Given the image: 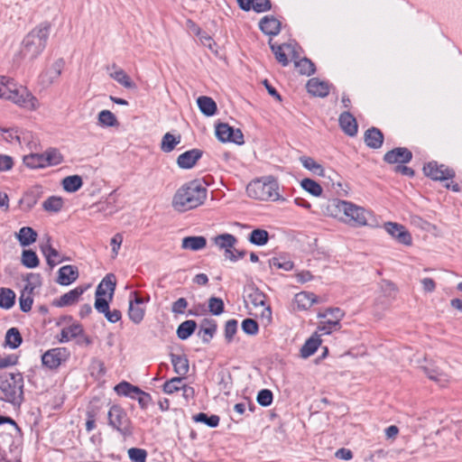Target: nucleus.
<instances>
[{
	"instance_id": "nucleus-6",
	"label": "nucleus",
	"mask_w": 462,
	"mask_h": 462,
	"mask_svg": "<svg viewBox=\"0 0 462 462\" xmlns=\"http://www.w3.org/2000/svg\"><path fill=\"white\" fill-rule=\"evenodd\" d=\"M246 192L249 197L260 200H277L279 198L278 185L273 180L252 181L247 185Z\"/></svg>"
},
{
	"instance_id": "nucleus-33",
	"label": "nucleus",
	"mask_w": 462,
	"mask_h": 462,
	"mask_svg": "<svg viewBox=\"0 0 462 462\" xmlns=\"http://www.w3.org/2000/svg\"><path fill=\"white\" fill-rule=\"evenodd\" d=\"M37 232L30 226L22 227L16 234V237L22 246H28L34 243L37 239Z\"/></svg>"
},
{
	"instance_id": "nucleus-49",
	"label": "nucleus",
	"mask_w": 462,
	"mask_h": 462,
	"mask_svg": "<svg viewBox=\"0 0 462 462\" xmlns=\"http://www.w3.org/2000/svg\"><path fill=\"white\" fill-rule=\"evenodd\" d=\"M21 262L27 268H35L39 265V258L32 250H23Z\"/></svg>"
},
{
	"instance_id": "nucleus-21",
	"label": "nucleus",
	"mask_w": 462,
	"mask_h": 462,
	"mask_svg": "<svg viewBox=\"0 0 462 462\" xmlns=\"http://www.w3.org/2000/svg\"><path fill=\"white\" fill-rule=\"evenodd\" d=\"M0 131L4 139L10 143H18L21 145L31 137L30 133L20 132L18 129L1 128Z\"/></svg>"
},
{
	"instance_id": "nucleus-39",
	"label": "nucleus",
	"mask_w": 462,
	"mask_h": 462,
	"mask_svg": "<svg viewBox=\"0 0 462 462\" xmlns=\"http://www.w3.org/2000/svg\"><path fill=\"white\" fill-rule=\"evenodd\" d=\"M15 301V293L8 288H0V308L5 310L11 309Z\"/></svg>"
},
{
	"instance_id": "nucleus-26",
	"label": "nucleus",
	"mask_w": 462,
	"mask_h": 462,
	"mask_svg": "<svg viewBox=\"0 0 462 462\" xmlns=\"http://www.w3.org/2000/svg\"><path fill=\"white\" fill-rule=\"evenodd\" d=\"M365 143L372 149H378L383 145V134L375 127H372L365 133Z\"/></svg>"
},
{
	"instance_id": "nucleus-17",
	"label": "nucleus",
	"mask_w": 462,
	"mask_h": 462,
	"mask_svg": "<svg viewBox=\"0 0 462 462\" xmlns=\"http://www.w3.org/2000/svg\"><path fill=\"white\" fill-rule=\"evenodd\" d=\"M203 152L199 149H191L177 158V165L181 169H191L202 157Z\"/></svg>"
},
{
	"instance_id": "nucleus-19",
	"label": "nucleus",
	"mask_w": 462,
	"mask_h": 462,
	"mask_svg": "<svg viewBox=\"0 0 462 462\" xmlns=\"http://www.w3.org/2000/svg\"><path fill=\"white\" fill-rule=\"evenodd\" d=\"M65 62L62 59L55 60L51 66L42 76V82L51 85L53 84L61 75Z\"/></svg>"
},
{
	"instance_id": "nucleus-44",
	"label": "nucleus",
	"mask_w": 462,
	"mask_h": 462,
	"mask_svg": "<svg viewBox=\"0 0 462 462\" xmlns=\"http://www.w3.org/2000/svg\"><path fill=\"white\" fill-rule=\"evenodd\" d=\"M83 332L82 327L79 324H73L67 328H64L60 332V342H68L72 338L77 337Z\"/></svg>"
},
{
	"instance_id": "nucleus-56",
	"label": "nucleus",
	"mask_w": 462,
	"mask_h": 462,
	"mask_svg": "<svg viewBox=\"0 0 462 462\" xmlns=\"http://www.w3.org/2000/svg\"><path fill=\"white\" fill-rule=\"evenodd\" d=\"M128 456L132 462H146L147 451L143 448H131Z\"/></svg>"
},
{
	"instance_id": "nucleus-20",
	"label": "nucleus",
	"mask_w": 462,
	"mask_h": 462,
	"mask_svg": "<svg viewBox=\"0 0 462 462\" xmlns=\"http://www.w3.org/2000/svg\"><path fill=\"white\" fill-rule=\"evenodd\" d=\"M79 277L78 268L74 265H65L60 268L57 282L60 285H69Z\"/></svg>"
},
{
	"instance_id": "nucleus-61",
	"label": "nucleus",
	"mask_w": 462,
	"mask_h": 462,
	"mask_svg": "<svg viewBox=\"0 0 462 462\" xmlns=\"http://www.w3.org/2000/svg\"><path fill=\"white\" fill-rule=\"evenodd\" d=\"M271 49L275 55L276 60L282 65L287 66L289 63V60L287 58V55L284 53L282 50V46H275L270 42Z\"/></svg>"
},
{
	"instance_id": "nucleus-60",
	"label": "nucleus",
	"mask_w": 462,
	"mask_h": 462,
	"mask_svg": "<svg viewBox=\"0 0 462 462\" xmlns=\"http://www.w3.org/2000/svg\"><path fill=\"white\" fill-rule=\"evenodd\" d=\"M257 402L260 405L267 407L273 402V393L268 389H263L258 393Z\"/></svg>"
},
{
	"instance_id": "nucleus-51",
	"label": "nucleus",
	"mask_w": 462,
	"mask_h": 462,
	"mask_svg": "<svg viewBox=\"0 0 462 462\" xmlns=\"http://www.w3.org/2000/svg\"><path fill=\"white\" fill-rule=\"evenodd\" d=\"M99 125L106 127H112L118 125V121L116 116L109 110H102L98 114Z\"/></svg>"
},
{
	"instance_id": "nucleus-57",
	"label": "nucleus",
	"mask_w": 462,
	"mask_h": 462,
	"mask_svg": "<svg viewBox=\"0 0 462 462\" xmlns=\"http://www.w3.org/2000/svg\"><path fill=\"white\" fill-rule=\"evenodd\" d=\"M208 308L213 315H220L224 311V302L220 298L211 297L208 300Z\"/></svg>"
},
{
	"instance_id": "nucleus-7",
	"label": "nucleus",
	"mask_w": 462,
	"mask_h": 462,
	"mask_svg": "<svg viewBox=\"0 0 462 462\" xmlns=\"http://www.w3.org/2000/svg\"><path fill=\"white\" fill-rule=\"evenodd\" d=\"M108 424L124 437L132 435V423L126 411L119 405H113L107 413Z\"/></svg>"
},
{
	"instance_id": "nucleus-4",
	"label": "nucleus",
	"mask_w": 462,
	"mask_h": 462,
	"mask_svg": "<svg viewBox=\"0 0 462 462\" xmlns=\"http://www.w3.org/2000/svg\"><path fill=\"white\" fill-rule=\"evenodd\" d=\"M0 97L29 110H35L39 106L37 98L32 93L18 86L12 79L4 76L0 77Z\"/></svg>"
},
{
	"instance_id": "nucleus-22",
	"label": "nucleus",
	"mask_w": 462,
	"mask_h": 462,
	"mask_svg": "<svg viewBox=\"0 0 462 462\" xmlns=\"http://www.w3.org/2000/svg\"><path fill=\"white\" fill-rule=\"evenodd\" d=\"M116 290V280L113 274H107L98 284L96 290V296H106L108 294L109 300H112Z\"/></svg>"
},
{
	"instance_id": "nucleus-1",
	"label": "nucleus",
	"mask_w": 462,
	"mask_h": 462,
	"mask_svg": "<svg viewBox=\"0 0 462 462\" xmlns=\"http://www.w3.org/2000/svg\"><path fill=\"white\" fill-rule=\"evenodd\" d=\"M325 215L334 217L345 225L358 228L369 225L373 213L353 202L333 199L324 206Z\"/></svg>"
},
{
	"instance_id": "nucleus-8",
	"label": "nucleus",
	"mask_w": 462,
	"mask_h": 462,
	"mask_svg": "<svg viewBox=\"0 0 462 462\" xmlns=\"http://www.w3.org/2000/svg\"><path fill=\"white\" fill-rule=\"evenodd\" d=\"M344 316L345 312L340 308H328L323 313H319L318 317L325 319L319 327V330L324 334H330L333 330L340 329V321Z\"/></svg>"
},
{
	"instance_id": "nucleus-18",
	"label": "nucleus",
	"mask_w": 462,
	"mask_h": 462,
	"mask_svg": "<svg viewBox=\"0 0 462 462\" xmlns=\"http://www.w3.org/2000/svg\"><path fill=\"white\" fill-rule=\"evenodd\" d=\"M338 122L346 134L355 136L357 134L358 126L356 120L349 112H343L339 116Z\"/></svg>"
},
{
	"instance_id": "nucleus-3",
	"label": "nucleus",
	"mask_w": 462,
	"mask_h": 462,
	"mask_svg": "<svg viewBox=\"0 0 462 462\" xmlns=\"http://www.w3.org/2000/svg\"><path fill=\"white\" fill-rule=\"evenodd\" d=\"M51 24L44 21L34 27L23 40L18 53L22 60L33 61L45 49Z\"/></svg>"
},
{
	"instance_id": "nucleus-34",
	"label": "nucleus",
	"mask_w": 462,
	"mask_h": 462,
	"mask_svg": "<svg viewBox=\"0 0 462 462\" xmlns=\"http://www.w3.org/2000/svg\"><path fill=\"white\" fill-rule=\"evenodd\" d=\"M180 141H181V136L180 134L173 135L171 133H166L162 136V139L161 142V146H160L161 150L166 153L171 152L175 149V147L179 143H180Z\"/></svg>"
},
{
	"instance_id": "nucleus-63",
	"label": "nucleus",
	"mask_w": 462,
	"mask_h": 462,
	"mask_svg": "<svg viewBox=\"0 0 462 462\" xmlns=\"http://www.w3.org/2000/svg\"><path fill=\"white\" fill-rule=\"evenodd\" d=\"M14 164L13 157L6 154H0V171H9Z\"/></svg>"
},
{
	"instance_id": "nucleus-25",
	"label": "nucleus",
	"mask_w": 462,
	"mask_h": 462,
	"mask_svg": "<svg viewBox=\"0 0 462 462\" xmlns=\"http://www.w3.org/2000/svg\"><path fill=\"white\" fill-rule=\"evenodd\" d=\"M306 87L308 92L315 97H324L329 93L328 85L324 81H319L316 78L310 79Z\"/></svg>"
},
{
	"instance_id": "nucleus-53",
	"label": "nucleus",
	"mask_w": 462,
	"mask_h": 462,
	"mask_svg": "<svg viewBox=\"0 0 462 462\" xmlns=\"http://www.w3.org/2000/svg\"><path fill=\"white\" fill-rule=\"evenodd\" d=\"M193 420L197 422H202L210 428H215L219 423V417L217 415H211L208 416V414L204 412H199L193 416Z\"/></svg>"
},
{
	"instance_id": "nucleus-27",
	"label": "nucleus",
	"mask_w": 462,
	"mask_h": 462,
	"mask_svg": "<svg viewBox=\"0 0 462 462\" xmlns=\"http://www.w3.org/2000/svg\"><path fill=\"white\" fill-rule=\"evenodd\" d=\"M84 291L85 289L83 287H76L75 289L60 296V298L56 302V306L65 307L75 304L79 301V297L83 294Z\"/></svg>"
},
{
	"instance_id": "nucleus-50",
	"label": "nucleus",
	"mask_w": 462,
	"mask_h": 462,
	"mask_svg": "<svg viewBox=\"0 0 462 462\" xmlns=\"http://www.w3.org/2000/svg\"><path fill=\"white\" fill-rule=\"evenodd\" d=\"M43 156H44L46 167L58 165L63 160L61 153L57 149H54V148L47 150L43 153Z\"/></svg>"
},
{
	"instance_id": "nucleus-35",
	"label": "nucleus",
	"mask_w": 462,
	"mask_h": 462,
	"mask_svg": "<svg viewBox=\"0 0 462 462\" xmlns=\"http://www.w3.org/2000/svg\"><path fill=\"white\" fill-rule=\"evenodd\" d=\"M24 165L30 169L45 168L43 153H30L23 158Z\"/></svg>"
},
{
	"instance_id": "nucleus-55",
	"label": "nucleus",
	"mask_w": 462,
	"mask_h": 462,
	"mask_svg": "<svg viewBox=\"0 0 462 462\" xmlns=\"http://www.w3.org/2000/svg\"><path fill=\"white\" fill-rule=\"evenodd\" d=\"M296 68L302 75L310 76L315 72V66L310 60L303 58L295 62Z\"/></svg>"
},
{
	"instance_id": "nucleus-15",
	"label": "nucleus",
	"mask_w": 462,
	"mask_h": 462,
	"mask_svg": "<svg viewBox=\"0 0 462 462\" xmlns=\"http://www.w3.org/2000/svg\"><path fill=\"white\" fill-rule=\"evenodd\" d=\"M43 194L42 187L40 185L32 186L30 188L20 199V204L25 210H31L42 198Z\"/></svg>"
},
{
	"instance_id": "nucleus-37",
	"label": "nucleus",
	"mask_w": 462,
	"mask_h": 462,
	"mask_svg": "<svg viewBox=\"0 0 462 462\" xmlns=\"http://www.w3.org/2000/svg\"><path fill=\"white\" fill-rule=\"evenodd\" d=\"M197 323L194 320H186L179 325L177 328V336L181 340L189 338L196 330Z\"/></svg>"
},
{
	"instance_id": "nucleus-2",
	"label": "nucleus",
	"mask_w": 462,
	"mask_h": 462,
	"mask_svg": "<svg viewBox=\"0 0 462 462\" xmlns=\"http://www.w3.org/2000/svg\"><path fill=\"white\" fill-rule=\"evenodd\" d=\"M208 190L198 180L181 185L174 193L172 208L178 212H186L201 206L207 199Z\"/></svg>"
},
{
	"instance_id": "nucleus-42",
	"label": "nucleus",
	"mask_w": 462,
	"mask_h": 462,
	"mask_svg": "<svg viewBox=\"0 0 462 462\" xmlns=\"http://www.w3.org/2000/svg\"><path fill=\"white\" fill-rule=\"evenodd\" d=\"M204 323L208 324V328H206L205 324H201L198 335L201 337L204 343H208L217 330V325L214 320L209 319H204Z\"/></svg>"
},
{
	"instance_id": "nucleus-30",
	"label": "nucleus",
	"mask_w": 462,
	"mask_h": 462,
	"mask_svg": "<svg viewBox=\"0 0 462 462\" xmlns=\"http://www.w3.org/2000/svg\"><path fill=\"white\" fill-rule=\"evenodd\" d=\"M41 251L44 254L47 263L51 268L62 261L60 258L59 252L51 245L50 239H48L46 244L41 245Z\"/></svg>"
},
{
	"instance_id": "nucleus-59",
	"label": "nucleus",
	"mask_w": 462,
	"mask_h": 462,
	"mask_svg": "<svg viewBox=\"0 0 462 462\" xmlns=\"http://www.w3.org/2000/svg\"><path fill=\"white\" fill-rule=\"evenodd\" d=\"M242 329L245 334L255 335L258 332L259 327L254 319H245L242 322Z\"/></svg>"
},
{
	"instance_id": "nucleus-32",
	"label": "nucleus",
	"mask_w": 462,
	"mask_h": 462,
	"mask_svg": "<svg viewBox=\"0 0 462 462\" xmlns=\"http://www.w3.org/2000/svg\"><path fill=\"white\" fill-rule=\"evenodd\" d=\"M200 112L206 116H212L217 112V104L209 97L201 96L197 99Z\"/></svg>"
},
{
	"instance_id": "nucleus-46",
	"label": "nucleus",
	"mask_w": 462,
	"mask_h": 462,
	"mask_svg": "<svg viewBox=\"0 0 462 462\" xmlns=\"http://www.w3.org/2000/svg\"><path fill=\"white\" fill-rule=\"evenodd\" d=\"M268 239H269L268 232L264 229H260V228L253 230L248 238L250 243H252L255 245H259V246L266 245L268 242Z\"/></svg>"
},
{
	"instance_id": "nucleus-11",
	"label": "nucleus",
	"mask_w": 462,
	"mask_h": 462,
	"mask_svg": "<svg viewBox=\"0 0 462 462\" xmlns=\"http://www.w3.org/2000/svg\"><path fill=\"white\" fill-rule=\"evenodd\" d=\"M246 298L245 301L251 303L254 308H262L261 315L263 318L268 320L271 319L272 310L270 306L266 305L265 295L262 291L257 288H249Z\"/></svg>"
},
{
	"instance_id": "nucleus-9",
	"label": "nucleus",
	"mask_w": 462,
	"mask_h": 462,
	"mask_svg": "<svg viewBox=\"0 0 462 462\" xmlns=\"http://www.w3.org/2000/svg\"><path fill=\"white\" fill-rule=\"evenodd\" d=\"M216 136L222 143H234L241 145L245 143L244 134L238 128L235 129L226 123H219L216 125Z\"/></svg>"
},
{
	"instance_id": "nucleus-47",
	"label": "nucleus",
	"mask_w": 462,
	"mask_h": 462,
	"mask_svg": "<svg viewBox=\"0 0 462 462\" xmlns=\"http://www.w3.org/2000/svg\"><path fill=\"white\" fill-rule=\"evenodd\" d=\"M301 188L310 194L319 197L322 194V187L311 179H303L300 182Z\"/></svg>"
},
{
	"instance_id": "nucleus-41",
	"label": "nucleus",
	"mask_w": 462,
	"mask_h": 462,
	"mask_svg": "<svg viewBox=\"0 0 462 462\" xmlns=\"http://www.w3.org/2000/svg\"><path fill=\"white\" fill-rule=\"evenodd\" d=\"M82 185V178L79 175L68 176L62 180L63 189L68 192H76Z\"/></svg>"
},
{
	"instance_id": "nucleus-14",
	"label": "nucleus",
	"mask_w": 462,
	"mask_h": 462,
	"mask_svg": "<svg viewBox=\"0 0 462 462\" xmlns=\"http://www.w3.org/2000/svg\"><path fill=\"white\" fill-rule=\"evenodd\" d=\"M109 77L128 89L135 88L134 82L130 79L126 72L120 69L116 64L106 67Z\"/></svg>"
},
{
	"instance_id": "nucleus-38",
	"label": "nucleus",
	"mask_w": 462,
	"mask_h": 462,
	"mask_svg": "<svg viewBox=\"0 0 462 462\" xmlns=\"http://www.w3.org/2000/svg\"><path fill=\"white\" fill-rule=\"evenodd\" d=\"M214 244L223 250L233 248L237 242V239L231 234H222L213 238Z\"/></svg>"
},
{
	"instance_id": "nucleus-40",
	"label": "nucleus",
	"mask_w": 462,
	"mask_h": 462,
	"mask_svg": "<svg viewBox=\"0 0 462 462\" xmlns=\"http://www.w3.org/2000/svg\"><path fill=\"white\" fill-rule=\"evenodd\" d=\"M300 162H301V164L304 168L312 171L314 174H317L319 176L325 175V170H324L323 166L321 164L318 163L313 158L308 157V156H302L300 158Z\"/></svg>"
},
{
	"instance_id": "nucleus-62",
	"label": "nucleus",
	"mask_w": 462,
	"mask_h": 462,
	"mask_svg": "<svg viewBox=\"0 0 462 462\" xmlns=\"http://www.w3.org/2000/svg\"><path fill=\"white\" fill-rule=\"evenodd\" d=\"M109 298H105V296H96L94 307L99 313H104L106 310L109 309Z\"/></svg>"
},
{
	"instance_id": "nucleus-28",
	"label": "nucleus",
	"mask_w": 462,
	"mask_h": 462,
	"mask_svg": "<svg viewBox=\"0 0 462 462\" xmlns=\"http://www.w3.org/2000/svg\"><path fill=\"white\" fill-rule=\"evenodd\" d=\"M171 361L176 374L180 376H184L188 374L189 365V360L185 355L171 354Z\"/></svg>"
},
{
	"instance_id": "nucleus-23",
	"label": "nucleus",
	"mask_w": 462,
	"mask_h": 462,
	"mask_svg": "<svg viewBox=\"0 0 462 462\" xmlns=\"http://www.w3.org/2000/svg\"><path fill=\"white\" fill-rule=\"evenodd\" d=\"M319 298L312 292L301 291L295 295L294 304L298 310H308L313 304L319 303Z\"/></svg>"
},
{
	"instance_id": "nucleus-36",
	"label": "nucleus",
	"mask_w": 462,
	"mask_h": 462,
	"mask_svg": "<svg viewBox=\"0 0 462 462\" xmlns=\"http://www.w3.org/2000/svg\"><path fill=\"white\" fill-rule=\"evenodd\" d=\"M33 287L31 284L25 286L19 298L20 309L23 312H28L32 309L33 300L32 298Z\"/></svg>"
},
{
	"instance_id": "nucleus-24",
	"label": "nucleus",
	"mask_w": 462,
	"mask_h": 462,
	"mask_svg": "<svg viewBox=\"0 0 462 462\" xmlns=\"http://www.w3.org/2000/svg\"><path fill=\"white\" fill-rule=\"evenodd\" d=\"M261 31L266 35H277L281 30V23L273 16H264L259 23Z\"/></svg>"
},
{
	"instance_id": "nucleus-31",
	"label": "nucleus",
	"mask_w": 462,
	"mask_h": 462,
	"mask_svg": "<svg viewBox=\"0 0 462 462\" xmlns=\"http://www.w3.org/2000/svg\"><path fill=\"white\" fill-rule=\"evenodd\" d=\"M321 344V339L317 334L312 335L309 339L306 340L300 349V356L303 358H308L312 356Z\"/></svg>"
},
{
	"instance_id": "nucleus-10",
	"label": "nucleus",
	"mask_w": 462,
	"mask_h": 462,
	"mask_svg": "<svg viewBox=\"0 0 462 462\" xmlns=\"http://www.w3.org/2000/svg\"><path fill=\"white\" fill-rule=\"evenodd\" d=\"M383 228L398 243L408 246L411 245V235L404 226L396 222H385Z\"/></svg>"
},
{
	"instance_id": "nucleus-5",
	"label": "nucleus",
	"mask_w": 462,
	"mask_h": 462,
	"mask_svg": "<svg viewBox=\"0 0 462 462\" xmlns=\"http://www.w3.org/2000/svg\"><path fill=\"white\" fill-rule=\"evenodd\" d=\"M1 399L14 407H20L24 400L23 377L20 373H5L0 376Z\"/></svg>"
},
{
	"instance_id": "nucleus-29",
	"label": "nucleus",
	"mask_w": 462,
	"mask_h": 462,
	"mask_svg": "<svg viewBox=\"0 0 462 462\" xmlns=\"http://www.w3.org/2000/svg\"><path fill=\"white\" fill-rule=\"evenodd\" d=\"M207 239L204 236H186L182 239L181 247L185 250L199 251L205 248Z\"/></svg>"
},
{
	"instance_id": "nucleus-13",
	"label": "nucleus",
	"mask_w": 462,
	"mask_h": 462,
	"mask_svg": "<svg viewBox=\"0 0 462 462\" xmlns=\"http://www.w3.org/2000/svg\"><path fill=\"white\" fill-rule=\"evenodd\" d=\"M412 158V153L410 150L404 147L394 148L384 154L383 160L390 163H407Z\"/></svg>"
},
{
	"instance_id": "nucleus-54",
	"label": "nucleus",
	"mask_w": 462,
	"mask_h": 462,
	"mask_svg": "<svg viewBox=\"0 0 462 462\" xmlns=\"http://www.w3.org/2000/svg\"><path fill=\"white\" fill-rule=\"evenodd\" d=\"M422 369L427 376L433 381L442 383L446 382V375L440 371V369L435 365L423 366Z\"/></svg>"
},
{
	"instance_id": "nucleus-45",
	"label": "nucleus",
	"mask_w": 462,
	"mask_h": 462,
	"mask_svg": "<svg viewBox=\"0 0 462 462\" xmlns=\"http://www.w3.org/2000/svg\"><path fill=\"white\" fill-rule=\"evenodd\" d=\"M145 314V308L134 305L133 301H129L128 317L134 324H140Z\"/></svg>"
},
{
	"instance_id": "nucleus-64",
	"label": "nucleus",
	"mask_w": 462,
	"mask_h": 462,
	"mask_svg": "<svg viewBox=\"0 0 462 462\" xmlns=\"http://www.w3.org/2000/svg\"><path fill=\"white\" fill-rule=\"evenodd\" d=\"M252 9L257 13H263L271 9L270 0H252Z\"/></svg>"
},
{
	"instance_id": "nucleus-12",
	"label": "nucleus",
	"mask_w": 462,
	"mask_h": 462,
	"mask_svg": "<svg viewBox=\"0 0 462 462\" xmlns=\"http://www.w3.org/2000/svg\"><path fill=\"white\" fill-rule=\"evenodd\" d=\"M426 176L434 180H445L454 177V171L443 164L439 165L436 162H430L423 167Z\"/></svg>"
},
{
	"instance_id": "nucleus-52",
	"label": "nucleus",
	"mask_w": 462,
	"mask_h": 462,
	"mask_svg": "<svg viewBox=\"0 0 462 462\" xmlns=\"http://www.w3.org/2000/svg\"><path fill=\"white\" fill-rule=\"evenodd\" d=\"M183 377H174L171 380L167 381L163 384V391L165 393L171 394L177 391H180L183 388Z\"/></svg>"
},
{
	"instance_id": "nucleus-16",
	"label": "nucleus",
	"mask_w": 462,
	"mask_h": 462,
	"mask_svg": "<svg viewBox=\"0 0 462 462\" xmlns=\"http://www.w3.org/2000/svg\"><path fill=\"white\" fill-rule=\"evenodd\" d=\"M66 357V351L63 348H53L51 350H48L46 353H44L42 356V364L51 368H56L60 364L61 361L64 360Z\"/></svg>"
},
{
	"instance_id": "nucleus-48",
	"label": "nucleus",
	"mask_w": 462,
	"mask_h": 462,
	"mask_svg": "<svg viewBox=\"0 0 462 462\" xmlns=\"http://www.w3.org/2000/svg\"><path fill=\"white\" fill-rule=\"evenodd\" d=\"M45 211L59 212L63 207V199L60 197L51 196L42 204Z\"/></svg>"
},
{
	"instance_id": "nucleus-58",
	"label": "nucleus",
	"mask_w": 462,
	"mask_h": 462,
	"mask_svg": "<svg viewBox=\"0 0 462 462\" xmlns=\"http://www.w3.org/2000/svg\"><path fill=\"white\" fill-rule=\"evenodd\" d=\"M237 331V321L236 319H229L225 325V338L227 343H230Z\"/></svg>"
},
{
	"instance_id": "nucleus-43",
	"label": "nucleus",
	"mask_w": 462,
	"mask_h": 462,
	"mask_svg": "<svg viewBox=\"0 0 462 462\" xmlns=\"http://www.w3.org/2000/svg\"><path fill=\"white\" fill-rule=\"evenodd\" d=\"M22 341L21 334L16 328H11L7 330L5 338V346L15 349L22 344Z\"/></svg>"
}]
</instances>
